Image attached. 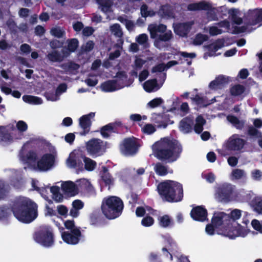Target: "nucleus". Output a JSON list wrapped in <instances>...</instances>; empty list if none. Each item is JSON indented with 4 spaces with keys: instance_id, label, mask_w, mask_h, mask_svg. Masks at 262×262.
Listing matches in <instances>:
<instances>
[{
    "instance_id": "72a5a7b5",
    "label": "nucleus",
    "mask_w": 262,
    "mask_h": 262,
    "mask_svg": "<svg viewBox=\"0 0 262 262\" xmlns=\"http://www.w3.org/2000/svg\"><path fill=\"white\" fill-rule=\"evenodd\" d=\"M245 90V87L241 84H237L233 85L230 88V94L233 96L241 95Z\"/></svg>"
},
{
    "instance_id": "4c0bfd02",
    "label": "nucleus",
    "mask_w": 262,
    "mask_h": 262,
    "mask_svg": "<svg viewBox=\"0 0 262 262\" xmlns=\"http://www.w3.org/2000/svg\"><path fill=\"white\" fill-rule=\"evenodd\" d=\"M159 225L163 228H167L172 224V220L168 215L159 217Z\"/></svg>"
},
{
    "instance_id": "7c9ffc66",
    "label": "nucleus",
    "mask_w": 262,
    "mask_h": 262,
    "mask_svg": "<svg viewBox=\"0 0 262 262\" xmlns=\"http://www.w3.org/2000/svg\"><path fill=\"white\" fill-rule=\"evenodd\" d=\"M23 100L24 102L32 104H40L42 103V100L40 97L32 95H24Z\"/></svg>"
},
{
    "instance_id": "4468645a",
    "label": "nucleus",
    "mask_w": 262,
    "mask_h": 262,
    "mask_svg": "<svg viewBox=\"0 0 262 262\" xmlns=\"http://www.w3.org/2000/svg\"><path fill=\"white\" fill-rule=\"evenodd\" d=\"M238 135L234 134L231 137L226 143V147L229 150H240L246 143V141L241 138H237Z\"/></svg>"
},
{
    "instance_id": "1a4fd4ad",
    "label": "nucleus",
    "mask_w": 262,
    "mask_h": 262,
    "mask_svg": "<svg viewBox=\"0 0 262 262\" xmlns=\"http://www.w3.org/2000/svg\"><path fill=\"white\" fill-rule=\"evenodd\" d=\"M55 157L51 153L43 154L37 161L36 166L40 171H47L51 169L55 164Z\"/></svg>"
},
{
    "instance_id": "9d476101",
    "label": "nucleus",
    "mask_w": 262,
    "mask_h": 262,
    "mask_svg": "<svg viewBox=\"0 0 262 262\" xmlns=\"http://www.w3.org/2000/svg\"><path fill=\"white\" fill-rule=\"evenodd\" d=\"M138 149V147L137 142L130 138L124 139L122 144L120 146L121 153L126 156L135 155Z\"/></svg>"
},
{
    "instance_id": "3c124183",
    "label": "nucleus",
    "mask_w": 262,
    "mask_h": 262,
    "mask_svg": "<svg viewBox=\"0 0 262 262\" xmlns=\"http://www.w3.org/2000/svg\"><path fill=\"white\" fill-rule=\"evenodd\" d=\"M154 219L150 216L146 215L141 221V224L144 227H150L154 223Z\"/></svg>"
},
{
    "instance_id": "f03ea898",
    "label": "nucleus",
    "mask_w": 262,
    "mask_h": 262,
    "mask_svg": "<svg viewBox=\"0 0 262 262\" xmlns=\"http://www.w3.org/2000/svg\"><path fill=\"white\" fill-rule=\"evenodd\" d=\"M14 216L24 223H30L38 216V206L31 199L22 197L16 199L11 207Z\"/></svg>"
},
{
    "instance_id": "9b49d317",
    "label": "nucleus",
    "mask_w": 262,
    "mask_h": 262,
    "mask_svg": "<svg viewBox=\"0 0 262 262\" xmlns=\"http://www.w3.org/2000/svg\"><path fill=\"white\" fill-rule=\"evenodd\" d=\"M82 236V234L79 229L72 230L71 231H64L61 233V237L63 242L69 245L77 244Z\"/></svg>"
},
{
    "instance_id": "a19ab883",
    "label": "nucleus",
    "mask_w": 262,
    "mask_h": 262,
    "mask_svg": "<svg viewBox=\"0 0 262 262\" xmlns=\"http://www.w3.org/2000/svg\"><path fill=\"white\" fill-rule=\"evenodd\" d=\"M208 35L198 33L195 35L193 43L194 45H201L204 41L208 40Z\"/></svg>"
},
{
    "instance_id": "37998d69",
    "label": "nucleus",
    "mask_w": 262,
    "mask_h": 262,
    "mask_svg": "<svg viewBox=\"0 0 262 262\" xmlns=\"http://www.w3.org/2000/svg\"><path fill=\"white\" fill-rule=\"evenodd\" d=\"M230 218L229 221V224L230 223H234L235 221L239 219L241 216V211L239 209H234L230 214H228Z\"/></svg>"
},
{
    "instance_id": "423d86ee",
    "label": "nucleus",
    "mask_w": 262,
    "mask_h": 262,
    "mask_svg": "<svg viewBox=\"0 0 262 262\" xmlns=\"http://www.w3.org/2000/svg\"><path fill=\"white\" fill-rule=\"evenodd\" d=\"M234 190V186L231 184H222L216 188V198L220 202L228 203L232 200Z\"/></svg>"
},
{
    "instance_id": "20e7f679",
    "label": "nucleus",
    "mask_w": 262,
    "mask_h": 262,
    "mask_svg": "<svg viewBox=\"0 0 262 262\" xmlns=\"http://www.w3.org/2000/svg\"><path fill=\"white\" fill-rule=\"evenodd\" d=\"M101 208L103 214L107 219L113 220L122 214L124 203L119 197L110 196L104 198Z\"/></svg>"
},
{
    "instance_id": "bf43d9fd",
    "label": "nucleus",
    "mask_w": 262,
    "mask_h": 262,
    "mask_svg": "<svg viewBox=\"0 0 262 262\" xmlns=\"http://www.w3.org/2000/svg\"><path fill=\"white\" fill-rule=\"evenodd\" d=\"M63 41H60L57 39H53L50 42V46L53 49L61 48L63 45Z\"/></svg>"
},
{
    "instance_id": "5701e85b",
    "label": "nucleus",
    "mask_w": 262,
    "mask_h": 262,
    "mask_svg": "<svg viewBox=\"0 0 262 262\" xmlns=\"http://www.w3.org/2000/svg\"><path fill=\"white\" fill-rule=\"evenodd\" d=\"M224 234L230 238L234 239L238 236L237 226H234L232 223L226 225L222 230Z\"/></svg>"
},
{
    "instance_id": "338daca9",
    "label": "nucleus",
    "mask_w": 262,
    "mask_h": 262,
    "mask_svg": "<svg viewBox=\"0 0 262 262\" xmlns=\"http://www.w3.org/2000/svg\"><path fill=\"white\" fill-rule=\"evenodd\" d=\"M165 68L166 67L164 63H159L152 67L151 69V72L152 73L156 72H162L165 70Z\"/></svg>"
},
{
    "instance_id": "6e6d98bb",
    "label": "nucleus",
    "mask_w": 262,
    "mask_h": 262,
    "mask_svg": "<svg viewBox=\"0 0 262 262\" xmlns=\"http://www.w3.org/2000/svg\"><path fill=\"white\" fill-rule=\"evenodd\" d=\"M242 197L244 201L250 203L251 205H252V201L254 199L253 193L250 192H244L242 195Z\"/></svg>"
},
{
    "instance_id": "774afa93",
    "label": "nucleus",
    "mask_w": 262,
    "mask_h": 262,
    "mask_svg": "<svg viewBox=\"0 0 262 262\" xmlns=\"http://www.w3.org/2000/svg\"><path fill=\"white\" fill-rule=\"evenodd\" d=\"M148 40V36L146 34H141L139 35L136 39V41L140 45H144Z\"/></svg>"
},
{
    "instance_id": "49530a36",
    "label": "nucleus",
    "mask_w": 262,
    "mask_h": 262,
    "mask_svg": "<svg viewBox=\"0 0 262 262\" xmlns=\"http://www.w3.org/2000/svg\"><path fill=\"white\" fill-rule=\"evenodd\" d=\"M51 34L58 38L62 37L66 34L64 31L61 30L59 28H53L51 30Z\"/></svg>"
},
{
    "instance_id": "a18cd8bd",
    "label": "nucleus",
    "mask_w": 262,
    "mask_h": 262,
    "mask_svg": "<svg viewBox=\"0 0 262 262\" xmlns=\"http://www.w3.org/2000/svg\"><path fill=\"white\" fill-rule=\"evenodd\" d=\"M156 130V129L154 125L151 124H146L142 128V131L144 134L147 135H151L155 133Z\"/></svg>"
},
{
    "instance_id": "c9c22d12",
    "label": "nucleus",
    "mask_w": 262,
    "mask_h": 262,
    "mask_svg": "<svg viewBox=\"0 0 262 262\" xmlns=\"http://www.w3.org/2000/svg\"><path fill=\"white\" fill-rule=\"evenodd\" d=\"M68 44V50L73 53L77 49L79 45V41L77 38L68 39L67 40Z\"/></svg>"
},
{
    "instance_id": "79ce46f5",
    "label": "nucleus",
    "mask_w": 262,
    "mask_h": 262,
    "mask_svg": "<svg viewBox=\"0 0 262 262\" xmlns=\"http://www.w3.org/2000/svg\"><path fill=\"white\" fill-rule=\"evenodd\" d=\"M178 55H180V57H179V60L180 61L179 64H183L184 63V61L182 60V58H194L196 57V54L194 53H188L186 52H182L180 51L178 53Z\"/></svg>"
},
{
    "instance_id": "aec40b11",
    "label": "nucleus",
    "mask_w": 262,
    "mask_h": 262,
    "mask_svg": "<svg viewBox=\"0 0 262 262\" xmlns=\"http://www.w3.org/2000/svg\"><path fill=\"white\" fill-rule=\"evenodd\" d=\"M155 46L159 49L165 47L161 44L162 42L169 41L173 38V34L171 31L169 30L163 34H159L156 37Z\"/></svg>"
},
{
    "instance_id": "2eb2a0df",
    "label": "nucleus",
    "mask_w": 262,
    "mask_h": 262,
    "mask_svg": "<svg viewBox=\"0 0 262 262\" xmlns=\"http://www.w3.org/2000/svg\"><path fill=\"white\" fill-rule=\"evenodd\" d=\"M194 24L193 21L178 23L174 27V32L181 37H187Z\"/></svg>"
},
{
    "instance_id": "393cba45",
    "label": "nucleus",
    "mask_w": 262,
    "mask_h": 262,
    "mask_svg": "<svg viewBox=\"0 0 262 262\" xmlns=\"http://www.w3.org/2000/svg\"><path fill=\"white\" fill-rule=\"evenodd\" d=\"M210 9V5L204 1L191 3L187 6V9L189 11L209 10Z\"/></svg>"
},
{
    "instance_id": "de8ad7c7",
    "label": "nucleus",
    "mask_w": 262,
    "mask_h": 262,
    "mask_svg": "<svg viewBox=\"0 0 262 262\" xmlns=\"http://www.w3.org/2000/svg\"><path fill=\"white\" fill-rule=\"evenodd\" d=\"M9 192L8 186L4 183L0 182V200L4 199Z\"/></svg>"
},
{
    "instance_id": "864d4df0",
    "label": "nucleus",
    "mask_w": 262,
    "mask_h": 262,
    "mask_svg": "<svg viewBox=\"0 0 262 262\" xmlns=\"http://www.w3.org/2000/svg\"><path fill=\"white\" fill-rule=\"evenodd\" d=\"M229 13L232 15L233 20L234 24L239 25L243 23L242 18L241 17H237L236 11L235 9H231L230 10H229Z\"/></svg>"
},
{
    "instance_id": "bb28decb",
    "label": "nucleus",
    "mask_w": 262,
    "mask_h": 262,
    "mask_svg": "<svg viewBox=\"0 0 262 262\" xmlns=\"http://www.w3.org/2000/svg\"><path fill=\"white\" fill-rule=\"evenodd\" d=\"M108 168L106 166L102 167L101 179L104 182L106 186L113 185L114 184V179L112 175L108 172Z\"/></svg>"
},
{
    "instance_id": "052dcab7",
    "label": "nucleus",
    "mask_w": 262,
    "mask_h": 262,
    "mask_svg": "<svg viewBox=\"0 0 262 262\" xmlns=\"http://www.w3.org/2000/svg\"><path fill=\"white\" fill-rule=\"evenodd\" d=\"M58 213L64 217L68 216V208L63 205H60L57 206Z\"/></svg>"
},
{
    "instance_id": "13d9d810",
    "label": "nucleus",
    "mask_w": 262,
    "mask_h": 262,
    "mask_svg": "<svg viewBox=\"0 0 262 262\" xmlns=\"http://www.w3.org/2000/svg\"><path fill=\"white\" fill-rule=\"evenodd\" d=\"M27 159L30 162H35L37 159V155L33 150H30L26 155Z\"/></svg>"
},
{
    "instance_id": "39448f33",
    "label": "nucleus",
    "mask_w": 262,
    "mask_h": 262,
    "mask_svg": "<svg viewBox=\"0 0 262 262\" xmlns=\"http://www.w3.org/2000/svg\"><path fill=\"white\" fill-rule=\"evenodd\" d=\"M34 241L46 248L54 245L55 239L53 229L49 226L40 227L33 234Z\"/></svg>"
},
{
    "instance_id": "09e8293b",
    "label": "nucleus",
    "mask_w": 262,
    "mask_h": 262,
    "mask_svg": "<svg viewBox=\"0 0 262 262\" xmlns=\"http://www.w3.org/2000/svg\"><path fill=\"white\" fill-rule=\"evenodd\" d=\"M163 103V100L161 98L158 97L153 99L152 100L150 101L147 103V105L151 108H155L160 106Z\"/></svg>"
},
{
    "instance_id": "58836bf2",
    "label": "nucleus",
    "mask_w": 262,
    "mask_h": 262,
    "mask_svg": "<svg viewBox=\"0 0 262 262\" xmlns=\"http://www.w3.org/2000/svg\"><path fill=\"white\" fill-rule=\"evenodd\" d=\"M102 220V216L99 213L97 212H92L90 215V222L91 224L98 225Z\"/></svg>"
},
{
    "instance_id": "6e6552de",
    "label": "nucleus",
    "mask_w": 262,
    "mask_h": 262,
    "mask_svg": "<svg viewBox=\"0 0 262 262\" xmlns=\"http://www.w3.org/2000/svg\"><path fill=\"white\" fill-rule=\"evenodd\" d=\"M128 129L121 121H117L110 123L100 128V134L103 138H108L112 133L118 134L123 128Z\"/></svg>"
},
{
    "instance_id": "7ed1b4c3",
    "label": "nucleus",
    "mask_w": 262,
    "mask_h": 262,
    "mask_svg": "<svg viewBox=\"0 0 262 262\" xmlns=\"http://www.w3.org/2000/svg\"><path fill=\"white\" fill-rule=\"evenodd\" d=\"M157 189L159 194L168 202H178L183 199V186L179 182L167 180L159 183Z\"/></svg>"
},
{
    "instance_id": "cd10ccee",
    "label": "nucleus",
    "mask_w": 262,
    "mask_h": 262,
    "mask_svg": "<svg viewBox=\"0 0 262 262\" xmlns=\"http://www.w3.org/2000/svg\"><path fill=\"white\" fill-rule=\"evenodd\" d=\"M99 5L101 11L107 13L111 11V9L113 5V0H96Z\"/></svg>"
},
{
    "instance_id": "dca6fc26",
    "label": "nucleus",
    "mask_w": 262,
    "mask_h": 262,
    "mask_svg": "<svg viewBox=\"0 0 262 262\" xmlns=\"http://www.w3.org/2000/svg\"><path fill=\"white\" fill-rule=\"evenodd\" d=\"M247 24L251 26L256 25L262 21V9L249 10L245 16Z\"/></svg>"
},
{
    "instance_id": "f704fd0d",
    "label": "nucleus",
    "mask_w": 262,
    "mask_h": 262,
    "mask_svg": "<svg viewBox=\"0 0 262 262\" xmlns=\"http://www.w3.org/2000/svg\"><path fill=\"white\" fill-rule=\"evenodd\" d=\"M155 171L157 174L160 176H164L168 173L167 168L161 163H157L155 166Z\"/></svg>"
},
{
    "instance_id": "c756f323",
    "label": "nucleus",
    "mask_w": 262,
    "mask_h": 262,
    "mask_svg": "<svg viewBox=\"0 0 262 262\" xmlns=\"http://www.w3.org/2000/svg\"><path fill=\"white\" fill-rule=\"evenodd\" d=\"M158 85L157 80L154 78L145 81L143 84V88L146 92L151 93Z\"/></svg>"
},
{
    "instance_id": "0e129e2a",
    "label": "nucleus",
    "mask_w": 262,
    "mask_h": 262,
    "mask_svg": "<svg viewBox=\"0 0 262 262\" xmlns=\"http://www.w3.org/2000/svg\"><path fill=\"white\" fill-rule=\"evenodd\" d=\"M148 260L149 262H162L160 256L155 252H151L149 254Z\"/></svg>"
},
{
    "instance_id": "c85d7f7f",
    "label": "nucleus",
    "mask_w": 262,
    "mask_h": 262,
    "mask_svg": "<svg viewBox=\"0 0 262 262\" xmlns=\"http://www.w3.org/2000/svg\"><path fill=\"white\" fill-rule=\"evenodd\" d=\"M190 98L193 102H195L200 107H206L210 104L206 97L201 96L199 94H196L194 97Z\"/></svg>"
},
{
    "instance_id": "2f4dec72",
    "label": "nucleus",
    "mask_w": 262,
    "mask_h": 262,
    "mask_svg": "<svg viewBox=\"0 0 262 262\" xmlns=\"http://www.w3.org/2000/svg\"><path fill=\"white\" fill-rule=\"evenodd\" d=\"M13 138L8 130L6 129L4 126H0V141L4 142H11Z\"/></svg>"
},
{
    "instance_id": "e433bc0d",
    "label": "nucleus",
    "mask_w": 262,
    "mask_h": 262,
    "mask_svg": "<svg viewBox=\"0 0 262 262\" xmlns=\"http://www.w3.org/2000/svg\"><path fill=\"white\" fill-rule=\"evenodd\" d=\"M83 162H84L85 169L88 171L93 170L97 165L96 162L91 159L84 156Z\"/></svg>"
},
{
    "instance_id": "a211bd4d",
    "label": "nucleus",
    "mask_w": 262,
    "mask_h": 262,
    "mask_svg": "<svg viewBox=\"0 0 262 262\" xmlns=\"http://www.w3.org/2000/svg\"><path fill=\"white\" fill-rule=\"evenodd\" d=\"M207 210L203 206L193 207L190 212L192 219L196 221L204 222L207 220Z\"/></svg>"
},
{
    "instance_id": "f3484780",
    "label": "nucleus",
    "mask_w": 262,
    "mask_h": 262,
    "mask_svg": "<svg viewBox=\"0 0 262 262\" xmlns=\"http://www.w3.org/2000/svg\"><path fill=\"white\" fill-rule=\"evenodd\" d=\"M95 116V113L91 112L88 114L82 116L79 118V126L83 129V132L80 133L81 135H85L89 133L92 125L91 119L93 118Z\"/></svg>"
},
{
    "instance_id": "4be33fe9",
    "label": "nucleus",
    "mask_w": 262,
    "mask_h": 262,
    "mask_svg": "<svg viewBox=\"0 0 262 262\" xmlns=\"http://www.w3.org/2000/svg\"><path fill=\"white\" fill-rule=\"evenodd\" d=\"M117 80H108L103 82L101 84V88L103 91L105 92H114L123 86L117 88Z\"/></svg>"
},
{
    "instance_id": "f8f14e48",
    "label": "nucleus",
    "mask_w": 262,
    "mask_h": 262,
    "mask_svg": "<svg viewBox=\"0 0 262 262\" xmlns=\"http://www.w3.org/2000/svg\"><path fill=\"white\" fill-rule=\"evenodd\" d=\"M151 120L158 128H165L170 122V115L165 113L152 114Z\"/></svg>"
},
{
    "instance_id": "0eeeda50",
    "label": "nucleus",
    "mask_w": 262,
    "mask_h": 262,
    "mask_svg": "<svg viewBox=\"0 0 262 262\" xmlns=\"http://www.w3.org/2000/svg\"><path fill=\"white\" fill-rule=\"evenodd\" d=\"M86 148L88 152L93 157L101 156L106 150L103 141L97 138H93L88 141Z\"/></svg>"
},
{
    "instance_id": "ea45409f",
    "label": "nucleus",
    "mask_w": 262,
    "mask_h": 262,
    "mask_svg": "<svg viewBox=\"0 0 262 262\" xmlns=\"http://www.w3.org/2000/svg\"><path fill=\"white\" fill-rule=\"evenodd\" d=\"M10 215V209L7 206H0V221L7 220Z\"/></svg>"
},
{
    "instance_id": "b1692460",
    "label": "nucleus",
    "mask_w": 262,
    "mask_h": 262,
    "mask_svg": "<svg viewBox=\"0 0 262 262\" xmlns=\"http://www.w3.org/2000/svg\"><path fill=\"white\" fill-rule=\"evenodd\" d=\"M167 27L164 24L151 25L149 26L148 29L150 32V37L152 38H155L158 34V32L164 33L166 31Z\"/></svg>"
},
{
    "instance_id": "c03bdc74",
    "label": "nucleus",
    "mask_w": 262,
    "mask_h": 262,
    "mask_svg": "<svg viewBox=\"0 0 262 262\" xmlns=\"http://www.w3.org/2000/svg\"><path fill=\"white\" fill-rule=\"evenodd\" d=\"M48 57L51 61L53 62L61 61L62 60L61 54L58 51H54L49 53Z\"/></svg>"
},
{
    "instance_id": "412c9836",
    "label": "nucleus",
    "mask_w": 262,
    "mask_h": 262,
    "mask_svg": "<svg viewBox=\"0 0 262 262\" xmlns=\"http://www.w3.org/2000/svg\"><path fill=\"white\" fill-rule=\"evenodd\" d=\"M61 190L65 194L74 196L77 193V188L72 181H66L61 184Z\"/></svg>"
},
{
    "instance_id": "680f3d73",
    "label": "nucleus",
    "mask_w": 262,
    "mask_h": 262,
    "mask_svg": "<svg viewBox=\"0 0 262 262\" xmlns=\"http://www.w3.org/2000/svg\"><path fill=\"white\" fill-rule=\"evenodd\" d=\"M244 174V170L240 169H234L232 172V176L237 180L241 179L243 177Z\"/></svg>"
},
{
    "instance_id": "6ab92c4d",
    "label": "nucleus",
    "mask_w": 262,
    "mask_h": 262,
    "mask_svg": "<svg viewBox=\"0 0 262 262\" xmlns=\"http://www.w3.org/2000/svg\"><path fill=\"white\" fill-rule=\"evenodd\" d=\"M158 15L163 18H174L175 14L173 7L169 5L165 4L160 6L158 12Z\"/></svg>"
},
{
    "instance_id": "603ef678",
    "label": "nucleus",
    "mask_w": 262,
    "mask_h": 262,
    "mask_svg": "<svg viewBox=\"0 0 262 262\" xmlns=\"http://www.w3.org/2000/svg\"><path fill=\"white\" fill-rule=\"evenodd\" d=\"M141 14L142 17H147L148 16H152L155 15V12H152V13L150 14V12L148 10V6L146 4H143L140 8Z\"/></svg>"
},
{
    "instance_id": "4d7b16f0",
    "label": "nucleus",
    "mask_w": 262,
    "mask_h": 262,
    "mask_svg": "<svg viewBox=\"0 0 262 262\" xmlns=\"http://www.w3.org/2000/svg\"><path fill=\"white\" fill-rule=\"evenodd\" d=\"M17 129L21 133L26 131L28 129L27 124L24 121H18L16 124Z\"/></svg>"
},
{
    "instance_id": "f257e3e1",
    "label": "nucleus",
    "mask_w": 262,
    "mask_h": 262,
    "mask_svg": "<svg viewBox=\"0 0 262 262\" xmlns=\"http://www.w3.org/2000/svg\"><path fill=\"white\" fill-rule=\"evenodd\" d=\"M155 157L166 163L176 161L181 156L183 147L180 142L173 138L165 137L156 143Z\"/></svg>"
},
{
    "instance_id": "69168bd1",
    "label": "nucleus",
    "mask_w": 262,
    "mask_h": 262,
    "mask_svg": "<svg viewBox=\"0 0 262 262\" xmlns=\"http://www.w3.org/2000/svg\"><path fill=\"white\" fill-rule=\"evenodd\" d=\"M112 30L114 32V34L118 36H121L122 35V32L120 26L118 24H114L112 27Z\"/></svg>"
},
{
    "instance_id": "5fc2aeb1",
    "label": "nucleus",
    "mask_w": 262,
    "mask_h": 262,
    "mask_svg": "<svg viewBox=\"0 0 262 262\" xmlns=\"http://www.w3.org/2000/svg\"><path fill=\"white\" fill-rule=\"evenodd\" d=\"M248 134L252 137H260L261 133L253 126H249L248 128Z\"/></svg>"
},
{
    "instance_id": "473e14b6",
    "label": "nucleus",
    "mask_w": 262,
    "mask_h": 262,
    "mask_svg": "<svg viewBox=\"0 0 262 262\" xmlns=\"http://www.w3.org/2000/svg\"><path fill=\"white\" fill-rule=\"evenodd\" d=\"M254 211L259 214H262V198L258 196H254L251 205Z\"/></svg>"
},
{
    "instance_id": "e2e57ef3",
    "label": "nucleus",
    "mask_w": 262,
    "mask_h": 262,
    "mask_svg": "<svg viewBox=\"0 0 262 262\" xmlns=\"http://www.w3.org/2000/svg\"><path fill=\"white\" fill-rule=\"evenodd\" d=\"M115 77L117 78L116 80H126L128 77L126 73L124 71H118L116 73Z\"/></svg>"
},
{
    "instance_id": "ddd939ff",
    "label": "nucleus",
    "mask_w": 262,
    "mask_h": 262,
    "mask_svg": "<svg viewBox=\"0 0 262 262\" xmlns=\"http://www.w3.org/2000/svg\"><path fill=\"white\" fill-rule=\"evenodd\" d=\"M230 219L229 214L224 212H219L214 214L211 219V223L216 228H221L223 230L226 225H229Z\"/></svg>"
},
{
    "instance_id": "8fccbe9b",
    "label": "nucleus",
    "mask_w": 262,
    "mask_h": 262,
    "mask_svg": "<svg viewBox=\"0 0 262 262\" xmlns=\"http://www.w3.org/2000/svg\"><path fill=\"white\" fill-rule=\"evenodd\" d=\"M64 225L65 228L69 230L70 231L76 229H79L80 230V227H76L75 226L74 220H68L65 221L64 222Z\"/></svg>"
},
{
    "instance_id": "a878e982",
    "label": "nucleus",
    "mask_w": 262,
    "mask_h": 262,
    "mask_svg": "<svg viewBox=\"0 0 262 262\" xmlns=\"http://www.w3.org/2000/svg\"><path fill=\"white\" fill-rule=\"evenodd\" d=\"M193 120L188 117L183 118L180 123L181 130L185 133H189L192 130Z\"/></svg>"
}]
</instances>
